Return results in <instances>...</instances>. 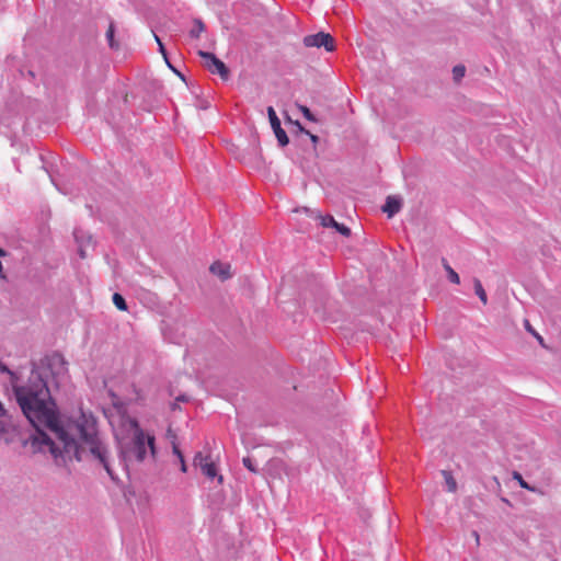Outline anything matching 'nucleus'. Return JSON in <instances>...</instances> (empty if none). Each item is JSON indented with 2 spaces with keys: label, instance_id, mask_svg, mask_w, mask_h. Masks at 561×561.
Returning <instances> with one entry per match:
<instances>
[{
  "label": "nucleus",
  "instance_id": "f257e3e1",
  "mask_svg": "<svg viewBox=\"0 0 561 561\" xmlns=\"http://www.w3.org/2000/svg\"><path fill=\"white\" fill-rule=\"evenodd\" d=\"M12 392L22 414L35 430L24 445H30L34 454L48 451L57 462L82 459L84 450L78 446L70 427L62 424L48 380L34 360H31L27 381L13 383Z\"/></svg>",
  "mask_w": 561,
  "mask_h": 561
},
{
  "label": "nucleus",
  "instance_id": "f03ea898",
  "mask_svg": "<svg viewBox=\"0 0 561 561\" xmlns=\"http://www.w3.org/2000/svg\"><path fill=\"white\" fill-rule=\"evenodd\" d=\"M70 433L73 435L78 446L84 451L82 454V460L87 457H91L96 460L107 472L112 480H116V477L110 465V451L107 446L100 439L94 428H89L84 423H75L68 425Z\"/></svg>",
  "mask_w": 561,
  "mask_h": 561
},
{
  "label": "nucleus",
  "instance_id": "7ed1b4c3",
  "mask_svg": "<svg viewBox=\"0 0 561 561\" xmlns=\"http://www.w3.org/2000/svg\"><path fill=\"white\" fill-rule=\"evenodd\" d=\"M135 432L133 440L127 446H122L119 450V457L122 461L126 462L131 458L141 462L147 454V447L150 448L151 455H156L154 436L146 434L138 425L134 422Z\"/></svg>",
  "mask_w": 561,
  "mask_h": 561
},
{
  "label": "nucleus",
  "instance_id": "20e7f679",
  "mask_svg": "<svg viewBox=\"0 0 561 561\" xmlns=\"http://www.w3.org/2000/svg\"><path fill=\"white\" fill-rule=\"evenodd\" d=\"M39 366V373L42 370H48L53 378L64 376L68 371V363L64 355L59 352H53L45 355L38 362L34 360Z\"/></svg>",
  "mask_w": 561,
  "mask_h": 561
},
{
  "label": "nucleus",
  "instance_id": "39448f33",
  "mask_svg": "<svg viewBox=\"0 0 561 561\" xmlns=\"http://www.w3.org/2000/svg\"><path fill=\"white\" fill-rule=\"evenodd\" d=\"M198 55L205 59V66L211 73H217L220 78L227 81L230 77V70L226 64L220 60L215 54L204 50H198Z\"/></svg>",
  "mask_w": 561,
  "mask_h": 561
},
{
  "label": "nucleus",
  "instance_id": "423d86ee",
  "mask_svg": "<svg viewBox=\"0 0 561 561\" xmlns=\"http://www.w3.org/2000/svg\"><path fill=\"white\" fill-rule=\"evenodd\" d=\"M302 42L306 47H324L327 51H333L335 49L334 38L329 33L324 32L307 35L304 37Z\"/></svg>",
  "mask_w": 561,
  "mask_h": 561
},
{
  "label": "nucleus",
  "instance_id": "0eeeda50",
  "mask_svg": "<svg viewBox=\"0 0 561 561\" xmlns=\"http://www.w3.org/2000/svg\"><path fill=\"white\" fill-rule=\"evenodd\" d=\"M267 116L271 123V127L280 147H285L289 144L287 133L282 128L280 119L278 118L273 106L267 107Z\"/></svg>",
  "mask_w": 561,
  "mask_h": 561
},
{
  "label": "nucleus",
  "instance_id": "6e6552de",
  "mask_svg": "<svg viewBox=\"0 0 561 561\" xmlns=\"http://www.w3.org/2000/svg\"><path fill=\"white\" fill-rule=\"evenodd\" d=\"M76 242L78 244V254L81 259L87 257V248L92 245V236L83 231L82 229H76L73 231Z\"/></svg>",
  "mask_w": 561,
  "mask_h": 561
},
{
  "label": "nucleus",
  "instance_id": "1a4fd4ad",
  "mask_svg": "<svg viewBox=\"0 0 561 561\" xmlns=\"http://www.w3.org/2000/svg\"><path fill=\"white\" fill-rule=\"evenodd\" d=\"M323 227H332L344 237L351 236V229L343 224L337 222L331 215L321 216Z\"/></svg>",
  "mask_w": 561,
  "mask_h": 561
},
{
  "label": "nucleus",
  "instance_id": "9d476101",
  "mask_svg": "<svg viewBox=\"0 0 561 561\" xmlns=\"http://www.w3.org/2000/svg\"><path fill=\"white\" fill-rule=\"evenodd\" d=\"M401 199L396 196H388L385 205L382 206V211L388 215V217L394 216L401 209Z\"/></svg>",
  "mask_w": 561,
  "mask_h": 561
},
{
  "label": "nucleus",
  "instance_id": "9b49d317",
  "mask_svg": "<svg viewBox=\"0 0 561 561\" xmlns=\"http://www.w3.org/2000/svg\"><path fill=\"white\" fill-rule=\"evenodd\" d=\"M209 271L214 275H217L221 280H227L231 277L230 265L221 263L219 261L214 262L210 265Z\"/></svg>",
  "mask_w": 561,
  "mask_h": 561
},
{
  "label": "nucleus",
  "instance_id": "f8f14e48",
  "mask_svg": "<svg viewBox=\"0 0 561 561\" xmlns=\"http://www.w3.org/2000/svg\"><path fill=\"white\" fill-rule=\"evenodd\" d=\"M203 474H205L208 479H218V483H222V476L218 474L217 467L213 461L205 462L201 468Z\"/></svg>",
  "mask_w": 561,
  "mask_h": 561
},
{
  "label": "nucleus",
  "instance_id": "ddd939ff",
  "mask_svg": "<svg viewBox=\"0 0 561 561\" xmlns=\"http://www.w3.org/2000/svg\"><path fill=\"white\" fill-rule=\"evenodd\" d=\"M442 265L447 273V278L453 284H460V277L458 273L449 265L445 257L442 259Z\"/></svg>",
  "mask_w": 561,
  "mask_h": 561
},
{
  "label": "nucleus",
  "instance_id": "4468645a",
  "mask_svg": "<svg viewBox=\"0 0 561 561\" xmlns=\"http://www.w3.org/2000/svg\"><path fill=\"white\" fill-rule=\"evenodd\" d=\"M115 23L111 21L106 31V39L110 48L117 50L119 48V43L115 39Z\"/></svg>",
  "mask_w": 561,
  "mask_h": 561
},
{
  "label": "nucleus",
  "instance_id": "2eb2a0df",
  "mask_svg": "<svg viewBox=\"0 0 561 561\" xmlns=\"http://www.w3.org/2000/svg\"><path fill=\"white\" fill-rule=\"evenodd\" d=\"M472 283H473V288H474V293L476 295L479 297V299L481 300V302L483 305H486L488 304V296H486V293L482 286V283L479 278L477 277H473L472 279Z\"/></svg>",
  "mask_w": 561,
  "mask_h": 561
},
{
  "label": "nucleus",
  "instance_id": "dca6fc26",
  "mask_svg": "<svg viewBox=\"0 0 561 561\" xmlns=\"http://www.w3.org/2000/svg\"><path fill=\"white\" fill-rule=\"evenodd\" d=\"M442 474H443V477L445 479V483H446L447 490L449 492H456V490H457V482L454 479L451 472L448 471V470H443Z\"/></svg>",
  "mask_w": 561,
  "mask_h": 561
},
{
  "label": "nucleus",
  "instance_id": "f3484780",
  "mask_svg": "<svg viewBox=\"0 0 561 561\" xmlns=\"http://www.w3.org/2000/svg\"><path fill=\"white\" fill-rule=\"evenodd\" d=\"M194 26L190 31V36L192 38H198L201 33L205 31V24L201 19H194Z\"/></svg>",
  "mask_w": 561,
  "mask_h": 561
},
{
  "label": "nucleus",
  "instance_id": "a211bd4d",
  "mask_svg": "<svg viewBox=\"0 0 561 561\" xmlns=\"http://www.w3.org/2000/svg\"><path fill=\"white\" fill-rule=\"evenodd\" d=\"M114 306L121 311H127L128 306L125 298L119 293H114L112 297Z\"/></svg>",
  "mask_w": 561,
  "mask_h": 561
},
{
  "label": "nucleus",
  "instance_id": "6ab92c4d",
  "mask_svg": "<svg viewBox=\"0 0 561 561\" xmlns=\"http://www.w3.org/2000/svg\"><path fill=\"white\" fill-rule=\"evenodd\" d=\"M168 435L172 437V451L173 454L179 458V459H182L184 458L181 449L179 448V445L176 444V435L175 434H172V431L169 428L168 430Z\"/></svg>",
  "mask_w": 561,
  "mask_h": 561
},
{
  "label": "nucleus",
  "instance_id": "aec40b11",
  "mask_svg": "<svg viewBox=\"0 0 561 561\" xmlns=\"http://www.w3.org/2000/svg\"><path fill=\"white\" fill-rule=\"evenodd\" d=\"M466 73V67L463 65H457L453 68V77L456 82L460 81Z\"/></svg>",
  "mask_w": 561,
  "mask_h": 561
},
{
  "label": "nucleus",
  "instance_id": "412c9836",
  "mask_svg": "<svg viewBox=\"0 0 561 561\" xmlns=\"http://www.w3.org/2000/svg\"><path fill=\"white\" fill-rule=\"evenodd\" d=\"M205 462H209V457L204 456L201 451L196 453L193 459V465L202 468Z\"/></svg>",
  "mask_w": 561,
  "mask_h": 561
},
{
  "label": "nucleus",
  "instance_id": "4be33fe9",
  "mask_svg": "<svg viewBox=\"0 0 561 561\" xmlns=\"http://www.w3.org/2000/svg\"><path fill=\"white\" fill-rule=\"evenodd\" d=\"M513 479L516 480L520 488L526 489L528 491H535V488L530 486L522 477V474L517 471L513 472Z\"/></svg>",
  "mask_w": 561,
  "mask_h": 561
},
{
  "label": "nucleus",
  "instance_id": "5701e85b",
  "mask_svg": "<svg viewBox=\"0 0 561 561\" xmlns=\"http://www.w3.org/2000/svg\"><path fill=\"white\" fill-rule=\"evenodd\" d=\"M153 36L158 44L159 53L162 55L164 61H168L169 57H168V51L165 49L164 44L162 43L161 38L157 34L153 33Z\"/></svg>",
  "mask_w": 561,
  "mask_h": 561
},
{
  "label": "nucleus",
  "instance_id": "b1692460",
  "mask_svg": "<svg viewBox=\"0 0 561 561\" xmlns=\"http://www.w3.org/2000/svg\"><path fill=\"white\" fill-rule=\"evenodd\" d=\"M299 111L301 112V114L304 115V117L306 119H308L309 122H317V118L316 116L313 115V113L309 110V107L305 106V105H299Z\"/></svg>",
  "mask_w": 561,
  "mask_h": 561
},
{
  "label": "nucleus",
  "instance_id": "393cba45",
  "mask_svg": "<svg viewBox=\"0 0 561 561\" xmlns=\"http://www.w3.org/2000/svg\"><path fill=\"white\" fill-rule=\"evenodd\" d=\"M0 373H5V374L10 375L12 385L15 383V381L18 380L16 374L14 371H12L11 369H9L8 366L1 362H0Z\"/></svg>",
  "mask_w": 561,
  "mask_h": 561
},
{
  "label": "nucleus",
  "instance_id": "a878e982",
  "mask_svg": "<svg viewBox=\"0 0 561 561\" xmlns=\"http://www.w3.org/2000/svg\"><path fill=\"white\" fill-rule=\"evenodd\" d=\"M524 325L526 331L531 333L542 344V337L534 330V328L531 327L530 322L527 319L524 320Z\"/></svg>",
  "mask_w": 561,
  "mask_h": 561
},
{
  "label": "nucleus",
  "instance_id": "bb28decb",
  "mask_svg": "<svg viewBox=\"0 0 561 561\" xmlns=\"http://www.w3.org/2000/svg\"><path fill=\"white\" fill-rule=\"evenodd\" d=\"M242 462H243V466L250 470L251 472H254L256 473L257 472V468L254 466L253 463V460L250 458V457H244L242 459Z\"/></svg>",
  "mask_w": 561,
  "mask_h": 561
},
{
  "label": "nucleus",
  "instance_id": "cd10ccee",
  "mask_svg": "<svg viewBox=\"0 0 561 561\" xmlns=\"http://www.w3.org/2000/svg\"><path fill=\"white\" fill-rule=\"evenodd\" d=\"M167 66L184 82H186V78L185 76L180 71L178 70L171 62L170 60L168 59V61H165Z\"/></svg>",
  "mask_w": 561,
  "mask_h": 561
},
{
  "label": "nucleus",
  "instance_id": "c85d7f7f",
  "mask_svg": "<svg viewBox=\"0 0 561 561\" xmlns=\"http://www.w3.org/2000/svg\"><path fill=\"white\" fill-rule=\"evenodd\" d=\"M306 135L311 139V141L316 145L319 141V137L317 135L311 134L309 130L306 131Z\"/></svg>",
  "mask_w": 561,
  "mask_h": 561
},
{
  "label": "nucleus",
  "instance_id": "c756f323",
  "mask_svg": "<svg viewBox=\"0 0 561 561\" xmlns=\"http://www.w3.org/2000/svg\"><path fill=\"white\" fill-rule=\"evenodd\" d=\"M8 415V411L4 409L3 404L0 402V417H5Z\"/></svg>",
  "mask_w": 561,
  "mask_h": 561
},
{
  "label": "nucleus",
  "instance_id": "7c9ffc66",
  "mask_svg": "<svg viewBox=\"0 0 561 561\" xmlns=\"http://www.w3.org/2000/svg\"><path fill=\"white\" fill-rule=\"evenodd\" d=\"M176 401H179V402H187L188 401V397L186 394H180L179 397H176Z\"/></svg>",
  "mask_w": 561,
  "mask_h": 561
},
{
  "label": "nucleus",
  "instance_id": "2f4dec72",
  "mask_svg": "<svg viewBox=\"0 0 561 561\" xmlns=\"http://www.w3.org/2000/svg\"><path fill=\"white\" fill-rule=\"evenodd\" d=\"M179 460H180V462H181V471H182V472H186V471H187V466H186V463H185L184 458L179 459Z\"/></svg>",
  "mask_w": 561,
  "mask_h": 561
},
{
  "label": "nucleus",
  "instance_id": "473e14b6",
  "mask_svg": "<svg viewBox=\"0 0 561 561\" xmlns=\"http://www.w3.org/2000/svg\"><path fill=\"white\" fill-rule=\"evenodd\" d=\"M295 124L298 127V130L306 135V131H308V130L305 129L304 126L298 121H296Z\"/></svg>",
  "mask_w": 561,
  "mask_h": 561
},
{
  "label": "nucleus",
  "instance_id": "72a5a7b5",
  "mask_svg": "<svg viewBox=\"0 0 561 561\" xmlns=\"http://www.w3.org/2000/svg\"><path fill=\"white\" fill-rule=\"evenodd\" d=\"M5 432L4 424L0 421V434Z\"/></svg>",
  "mask_w": 561,
  "mask_h": 561
},
{
  "label": "nucleus",
  "instance_id": "f704fd0d",
  "mask_svg": "<svg viewBox=\"0 0 561 561\" xmlns=\"http://www.w3.org/2000/svg\"><path fill=\"white\" fill-rule=\"evenodd\" d=\"M178 402H179V401H176V400H175V401L171 404V409H172V410H175V409L178 408Z\"/></svg>",
  "mask_w": 561,
  "mask_h": 561
},
{
  "label": "nucleus",
  "instance_id": "c9c22d12",
  "mask_svg": "<svg viewBox=\"0 0 561 561\" xmlns=\"http://www.w3.org/2000/svg\"><path fill=\"white\" fill-rule=\"evenodd\" d=\"M5 255H7L5 250H3L2 248H0V257H1V256H5Z\"/></svg>",
  "mask_w": 561,
  "mask_h": 561
},
{
  "label": "nucleus",
  "instance_id": "e433bc0d",
  "mask_svg": "<svg viewBox=\"0 0 561 561\" xmlns=\"http://www.w3.org/2000/svg\"><path fill=\"white\" fill-rule=\"evenodd\" d=\"M202 107H203V108H207V107H208V105H207L206 103H203V106H202Z\"/></svg>",
  "mask_w": 561,
  "mask_h": 561
},
{
  "label": "nucleus",
  "instance_id": "4c0bfd02",
  "mask_svg": "<svg viewBox=\"0 0 561 561\" xmlns=\"http://www.w3.org/2000/svg\"><path fill=\"white\" fill-rule=\"evenodd\" d=\"M202 107H203V108H207V107H208V105H207L206 103H203V106H202Z\"/></svg>",
  "mask_w": 561,
  "mask_h": 561
}]
</instances>
